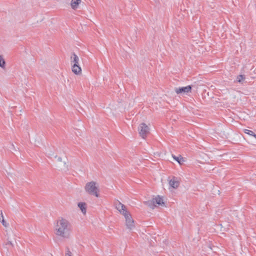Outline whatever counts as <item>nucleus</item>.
I'll list each match as a JSON object with an SVG mask.
<instances>
[{"mask_svg":"<svg viewBox=\"0 0 256 256\" xmlns=\"http://www.w3.org/2000/svg\"><path fill=\"white\" fill-rule=\"evenodd\" d=\"M55 158H57L58 164L56 166L60 170L64 171L68 170V164H66V162L62 161V158L61 157H58L57 156H56Z\"/></svg>","mask_w":256,"mask_h":256,"instance_id":"nucleus-7","label":"nucleus"},{"mask_svg":"<svg viewBox=\"0 0 256 256\" xmlns=\"http://www.w3.org/2000/svg\"><path fill=\"white\" fill-rule=\"evenodd\" d=\"M254 138H256V134L254 133V135L252 136Z\"/></svg>","mask_w":256,"mask_h":256,"instance_id":"nucleus-21","label":"nucleus"},{"mask_svg":"<svg viewBox=\"0 0 256 256\" xmlns=\"http://www.w3.org/2000/svg\"><path fill=\"white\" fill-rule=\"evenodd\" d=\"M172 158L174 160L177 161L180 164H182L184 162V158L180 156H172Z\"/></svg>","mask_w":256,"mask_h":256,"instance_id":"nucleus-13","label":"nucleus"},{"mask_svg":"<svg viewBox=\"0 0 256 256\" xmlns=\"http://www.w3.org/2000/svg\"><path fill=\"white\" fill-rule=\"evenodd\" d=\"M70 226V224L66 220L62 218L58 220L55 226L56 234L64 238H68Z\"/></svg>","mask_w":256,"mask_h":256,"instance_id":"nucleus-1","label":"nucleus"},{"mask_svg":"<svg viewBox=\"0 0 256 256\" xmlns=\"http://www.w3.org/2000/svg\"><path fill=\"white\" fill-rule=\"evenodd\" d=\"M191 89V86H188L185 87L176 88L174 90L177 94H188L190 92Z\"/></svg>","mask_w":256,"mask_h":256,"instance_id":"nucleus-8","label":"nucleus"},{"mask_svg":"<svg viewBox=\"0 0 256 256\" xmlns=\"http://www.w3.org/2000/svg\"><path fill=\"white\" fill-rule=\"evenodd\" d=\"M66 256H72V254L68 248H66Z\"/></svg>","mask_w":256,"mask_h":256,"instance_id":"nucleus-17","label":"nucleus"},{"mask_svg":"<svg viewBox=\"0 0 256 256\" xmlns=\"http://www.w3.org/2000/svg\"><path fill=\"white\" fill-rule=\"evenodd\" d=\"M78 206L84 214H86V204L80 202L78 204Z\"/></svg>","mask_w":256,"mask_h":256,"instance_id":"nucleus-11","label":"nucleus"},{"mask_svg":"<svg viewBox=\"0 0 256 256\" xmlns=\"http://www.w3.org/2000/svg\"><path fill=\"white\" fill-rule=\"evenodd\" d=\"M8 244H10L12 246H13V244H12V242L10 241L8 242Z\"/></svg>","mask_w":256,"mask_h":256,"instance_id":"nucleus-20","label":"nucleus"},{"mask_svg":"<svg viewBox=\"0 0 256 256\" xmlns=\"http://www.w3.org/2000/svg\"><path fill=\"white\" fill-rule=\"evenodd\" d=\"M12 146L14 147V144H12Z\"/></svg>","mask_w":256,"mask_h":256,"instance_id":"nucleus-22","label":"nucleus"},{"mask_svg":"<svg viewBox=\"0 0 256 256\" xmlns=\"http://www.w3.org/2000/svg\"><path fill=\"white\" fill-rule=\"evenodd\" d=\"M126 219V224L128 229L132 230L134 228V220H133L130 214L128 212L124 215Z\"/></svg>","mask_w":256,"mask_h":256,"instance_id":"nucleus-6","label":"nucleus"},{"mask_svg":"<svg viewBox=\"0 0 256 256\" xmlns=\"http://www.w3.org/2000/svg\"><path fill=\"white\" fill-rule=\"evenodd\" d=\"M81 0H72L71 6L74 10L78 8V4L80 3Z\"/></svg>","mask_w":256,"mask_h":256,"instance_id":"nucleus-12","label":"nucleus"},{"mask_svg":"<svg viewBox=\"0 0 256 256\" xmlns=\"http://www.w3.org/2000/svg\"><path fill=\"white\" fill-rule=\"evenodd\" d=\"M145 204L150 208L152 209H154V207L156 206V204L159 206H164V203L163 202V200L159 196L154 198H152L150 200L146 202Z\"/></svg>","mask_w":256,"mask_h":256,"instance_id":"nucleus-4","label":"nucleus"},{"mask_svg":"<svg viewBox=\"0 0 256 256\" xmlns=\"http://www.w3.org/2000/svg\"><path fill=\"white\" fill-rule=\"evenodd\" d=\"M116 208L122 214L123 216L126 214L128 212L126 210V206L120 202H117L115 204Z\"/></svg>","mask_w":256,"mask_h":256,"instance_id":"nucleus-9","label":"nucleus"},{"mask_svg":"<svg viewBox=\"0 0 256 256\" xmlns=\"http://www.w3.org/2000/svg\"><path fill=\"white\" fill-rule=\"evenodd\" d=\"M4 218V216L2 214V210H0V221H1L2 219Z\"/></svg>","mask_w":256,"mask_h":256,"instance_id":"nucleus-19","label":"nucleus"},{"mask_svg":"<svg viewBox=\"0 0 256 256\" xmlns=\"http://www.w3.org/2000/svg\"><path fill=\"white\" fill-rule=\"evenodd\" d=\"M244 78H245L244 76L239 75L236 78V80L239 82H241L244 80Z\"/></svg>","mask_w":256,"mask_h":256,"instance_id":"nucleus-15","label":"nucleus"},{"mask_svg":"<svg viewBox=\"0 0 256 256\" xmlns=\"http://www.w3.org/2000/svg\"><path fill=\"white\" fill-rule=\"evenodd\" d=\"M139 134L143 138H145L147 134H149L150 128L144 123L141 124L138 127Z\"/></svg>","mask_w":256,"mask_h":256,"instance_id":"nucleus-5","label":"nucleus"},{"mask_svg":"<svg viewBox=\"0 0 256 256\" xmlns=\"http://www.w3.org/2000/svg\"><path fill=\"white\" fill-rule=\"evenodd\" d=\"M79 58L75 54L72 53L70 56V62L73 64L72 67V72L76 74H82V69L78 65Z\"/></svg>","mask_w":256,"mask_h":256,"instance_id":"nucleus-3","label":"nucleus"},{"mask_svg":"<svg viewBox=\"0 0 256 256\" xmlns=\"http://www.w3.org/2000/svg\"><path fill=\"white\" fill-rule=\"evenodd\" d=\"M244 132L245 134H246L251 136H252L254 134V132L252 130H247V129H244Z\"/></svg>","mask_w":256,"mask_h":256,"instance_id":"nucleus-16","label":"nucleus"},{"mask_svg":"<svg viewBox=\"0 0 256 256\" xmlns=\"http://www.w3.org/2000/svg\"><path fill=\"white\" fill-rule=\"evenodd\" d=\"M86 192L89 194L99 197V189L96 182L94 181L88 182L84 186Z\"/></svg>","mask_w":256,"mask_h":256,"instance_id":"nucleus-2","label":"nucleus"},{"mask_svg":"<svg viewBox=\"0 0 256 256\" xmlns=\"http://www.w3.org/2000/svg\"><path fill=\"white\" fill-rule=\"evenodd\" d=\"M169 184L172 188H176L178 187L180 182L176 178L174 177L172 179L169 181Z\"/></svg>","mask_w":256,"mask_h":256,"instance_id":"nucleus-10","label":"nucleus"},{"mask_svg":"<svg viewBox=\"0 0 256 256\" xmlns=\"http://www.w3.org/2000/svg\"><path fill=\"white\" fill-rule=\"evenodd\" d=\"M6 62L2 56H0V67L2 68H5Z\"/></svg>","mask_w":256,"mask_h":256,"instance_id":"nucleus-14","label":"nucleus"},{"mask_svg":"<svg viewBox=\"0 0 256 256\" xmlns=\"http://www.w3.org/2000/svg\"><path fill=\"white\" fill-rule=\"evenodd\" d=\"M2 224V225L5 226V227H7L8 224H7V223L4 220V218H2L1 220V221H0Z\"/></svg>","mask_w":256,"mask_h":256,"instance_id":"nucleus-18","label":"nucleus"}]
</instances>
